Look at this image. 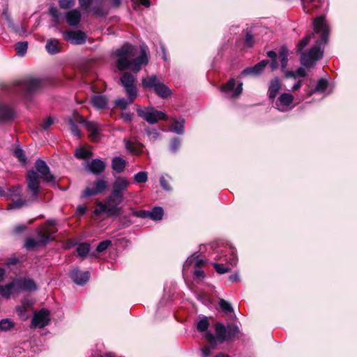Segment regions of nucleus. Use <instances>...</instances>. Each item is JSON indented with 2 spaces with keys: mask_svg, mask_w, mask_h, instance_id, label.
Masks as SVG:
<instances>
[{
  "mask_svg": "<svg viewBox=\"0 0 357 357\" xmlns=\"http://www.w3.org/2000/svg\"><path fill=\"white\" fill-rule=\"evenodd\" d=\"M130 185V182L126 178L118 177L114 182L113 190L105 203L98 202L97 207L93 211L95 215H99L107 213L109 215H118L121 208L118 207L123 200V192Z\"/></svg>",
  "mask_w": 357,
  "mask_h": 357,
  "instance_id": "f257e3e1",
  "label": "nucleus"
},
{
  "mask_svg": "<svg viewBox=\"0 0 357 357\" xmlns=\"http://www.w3.org/2000/svg\"><path fill=\"white\" fill-rule=\"evenodd\" d=\"M314 31L316 33H321V38L317 41L316 45L312 47L309 51L302 52L301 57V64L306 68L313 67L316 62L323 56V50L321 45H325L328 42L329 35V26L326 23L324 17H318L313 22Z\"/></svg>",
  "mask_w": 357,
  "mask_h": 357,
  "instance_id": "f03ea898",
  "label": "nucleus"
},
{
  "mask_svg": "<svg viewBox=\"0 0 357 357\" xmlns=\"http://www.w3.org/2000/svg\"><path fill=\"white\" fill-rule=\"evenodd\" d=\"M137 49L130 45L126 44L115 52L118 57L117 68L120 70L127 68L132 69L135 73L139 71L141 66L146 65L149 62L148 50L146 47H142L141 54L133 59L136 55Z\"/></svg>",
  "mask_w": 357,
  "mask_h": 357,
  "instance_id": "7ed1b4c3",
  "label": "nucleus"
},
{
  "mask_svg": "<svg viewBox=\"0 0 357 357\" xmlns=\"http://www.w3.org/2000/svg\"><path fill=\"white\" fill-rule=\"evenodd\" d=\"M137 113L139 117L150 124H155L160 120H167L168 116L163 112L155 109L153 107L137 108Z\"/></svg>",
  "mask_w": 357,
  "mask_h": 357,
  "instance_id": "20e7f679",
  "label": "nucleus"
},
{
  "mask_svg": "<svg viewBox=\"0 0 357 357\" xmlns=\"http://www.w3.org/2000/svg\"><path fill=\"white\" fill-rule=\"evenodd\" d=\"M120 80L128 96V98L130 100V102H133L134 100L137 96V89L135 84V77L130 73L126 72L122 75Z\"/></svg>",
  "mask_w": 357,
  "mask_h": 357,
  "instance_id": "39448f33",
  "label": "nucleus"
},
{
  "mask_svg": "<svg viewBox=\"0 0 357 357\" xmlns=\"http://www.w3.org/2000/svg\"><path fill=\"white\" fill-rule=\"evenodd\" d=\"M207 345L202 349L203 357H208L211 349H215L218 344L226 341H229L232 336H205Z\"/></svg>",
  "mask_w": 357,
  "mask_h": 357,
  "instance_id": "423d86ee",
  "label": "nucleus"
},
{
  "mask_svg": "<svg viewBox=\"0 0 357 357\" xmlns=\"http://www.w3.org/2000/svg\"><path fill=\"white\" fill-rule=\"evenodd\" d=\"M243 83L239 82L236 86V81L231 78L225 84L220 87V91L223 92L227 98H234L238 97L242 93Z\"/></svg>",
  "mask_w": 357,
  "mask_h": 357,
  "instance_id": "0eeeda50",
  "label": "nucleus"
},
{
  "mask_svg": "<svg viewBox=\"0 0 357 357\" xmlns=\"http://www.w3.org/2000/svg\"><path fill=\"white\" fill-rule=\"evenodd\" d=\"M41 80L38 78H27L17 82L16 85L19 89L25 93H32L41 86Z\"/></svg>",
  "mask_w": 357,
  "mask_h": 357,
  "instance_id": "6e6552de",
  "label": "nucleus"
},
{
  "mask_svg": "<svg viewBox=\"0 0 357 357\" xmlns=\"http://www.w3.org/2000/svg\"><path fill=\"white\" fill-rule=\"evenodd\" d=\"M77 121L80 123H83L89 132H90L89 137L91 140L96 142L99 139V132L100 131L101 126L94 121H87L82 116L77 115Z\"/></svg>",
  "mask_w": 357,
  "mask_h": 357,
  "instance_id": "1a4fd4ad",
  "label": "nucleus"
},
{
  "mask_svg": "<svg viewBox=\"0 0 357 357\" xmlns=\"http://www.w3.org/2000/svg\"><path fill=\"white\" fill-rule=\"evenodd\" d=\"M27 186L33 196L37 197L40 192V178L36 172L29 170L26 175Z\"/></svg>",
  "mask_w": 357,
  "mask_h": 357,
  "instance_id": "9d476101",
  "label": "nucleus"
},
{
  "mask_svg": "<svg viewBox=\"0 0 357 357\" xmlns=\"http://www.w3.org/2000/svg\"><path fill=\"white\" fill-rule=\"evenodd\" d=\"M63 37L67 42L73 45H82L86 42V36L82 31H66L63 32Z\"/></svg>",
  "mask_w": 357,
  "mask_h": 357,
  "instance_id": "9b49d317",
  "label": "nucleus"
},
{
  "mask_svg": "<svg viewBox=\"0 0 357 357\" xmlns=\"http://www.w3.org/2000/svg\"><path fill=\"white\" fill-rule=\"evenodd\" d=\"M294 96L288 93H282L275 102V108L280 112H288L291 109V105Z\"/></svg>",
  "mask_w": 357,
  "mask_h": 357,
  "instance_id": "f8f14e48",
  "label": "nucleus"
},
{
  "mask_svg": "<svg viewBox=\"0 0 357 357\" xmlns=\"http://www.w3.org/2000/svg\"><path fill=\"white\" fill-rule=\"evenodd\" d=\"M107 182L104 179H98L94 182L93 186L92 188L88 187L85 188L82 196L87 197L102 193L107 189Z\"/></svg>",
  "mask_w": 357,
  "mask_h": 357,
  "instance_id": "ddd939ff",
  "label": "nucleus"
},
{
  "mask_svg": "<svg viewBox=\"0 0 357 357\" xmlns=\"http://www.w3.org/2000/svg\"><path fill=\"white\" fill-rule=\"evenodd\" d=\"M35 167L43 181L47 183L54 182V177L50 174V169L44 160L38 159L35 162Z\"/></svg>",
  "mask_w": 357,
  "mask_h": 357,
  "instance_id": "4468645a",
  "label": "nucleus"
},
{
  "mask_svg": "<svg viewBox=\"0 0 357 357\" xmlns=\"http://www.w3.org/2000/svg\"><path fill=\"white\" fill-rule=\"evenodd\" d=\"M49 321V312L47 310L42 309L33 317L31 326L34 328H41L47 325Z\"/></svg>",
  "mask_w": 357,
  "mask_h": 357,
  "instance_id": "2eb2a0df",
  "label": "nucleus"
},
{
  "mask_svg": "<svg viewBox=\"0 0 357 357\" xmlns=\"http://www.w3.org/2000/svg\"><path fill=\"white\" fill-rule=\"evenodd\" d=\"M216 335H237L240 333V328L237 323L229 324L225 326L222 323L215 325Z\"/></svg>",
  "mask_w": 357,
  "mask_h": 357,
  "instance_id": "dca6fc26",
  "label": "nucleus"
},
{
  "mask_svg": "<svg viewBox=\"0 0 357 357\" xmlns=\"http://www.w3.org/2000/svg\"><path fill=\"white\" fill-rule=\"evenodd\" d=\"M89 272L82 271L78 268H74L70 273L73 281L78 285L84 284L89 280Z\"/></svg>",
  "mask_w": 357,
  "mask_h": 357,
  "instance_id": "f3484780",
  "label": "nucleus"
},
{
  "mask_svg": "<svg viewBox=\"0 0 357 357\" xmlns=\"http://www.w3.org/2000/svg\"><path fill=\"white\" fill-rule=\"evenodd\" d=\"M15 282L17 286V291L18 292L32 291L36 290L37 289L36 284L31 279H20L15 280Z\"/></svg>",
  "mask_w": 357,
  "mask_h": 357,
  "instance_id": "a211bd4d",
  "label": "nucleus"
},
{
  "mask_svg": "<svg viewBox=\"0 0 357 357\" xmlns=\"http://www.w3.org/2000/svg\"><path fill=\"white\" fill-rule=\"evenodd\" d=\"M105 162L100 159H93L86 163V167L92 174L98 175L105 169Z\"/></svg>",
  "mask_w": 357,
  "mask_h": 357,
  "instance_id": "6ab92c4d",
  "label": "nucleus"
},
{
  "mask_svg": "<svg viewBox=\"0 0 357 357\" xmlns=\"http://www.w3.org/2000/svg\"><path fill=\"white\" fill-rule=\"evenodd\" d=\"M65 17L66 22L70 26H76L80 22L82 14L79 10L72 9L66 13Z\"/></svg>",
  "mask_w": 357,
  "mask_h": 357,
  "instance_id": "aec40b11",
  "label": "nucleus"
},
{
  "mask_svg": "<svg viewBox=\"0 0 357 357\" xmlns=\"http://www.w3.org/2000/svg\"><path fill=\"white\" fill-rule=\"evenodd\" d=\"M268 61L267 60H262L257 63L253 67H250L244 69L242 71V75H258L260 74L264 68L267 66Z\"/></svg>",
  "mask_w": 357,
  "mask_h": 357,
  "instance_id": "412c9836",
  "label": "nucleus"
},
{
  "mask_svg": "<svg viewBox=\"0 0 357 357\" xmlns=\"http://www.w3.org/2000/svg\"><path fill=\"white\" fill-rule=\"evenodd\" d=\"M61 45L60 42L55 38H50L47 40L45 49L50 54H55L61 51Z\"/></svg>",
  "mask_w": 357,
  "mask_h": 357,
  "instance_id": "4be33fe9",
  "label": "nucleus"
},
{
  "mask_svg": "<svg viewBox=\"0 0 357 357\" xmlns=\"http://www.w3.org/2000/svg\"><path fill=\"white\" fill-rule=\"evenodd\" d=\"M160 81L156 75H151L144 77L142 79V85L143 88L149 89L153 91L160 84Z\"/></svg>",
  "mask_w": 357,
  "mask_h": 357,
  "instance_id": "5701e85b",
  "label": "nucleus"
},
{
  "mask_svg": "<svg viewBox=\"0 0 357 357\" xmlns=\"http://www.w3.org/2000/svg\"><path fill=\"white\" fill-rule=\"evenodd\" d=\"M303 10L306 13H310L314 9L322 5V0H301Z\"/></svg>",
  "mask_w": 357,
  "mask_h": 357,
  "instance_id": "b1692460",
  "label": "nucleus"
},
{
  "mask_svg": "<svg viewBox=\"0 0 357 357\" xmlns=\"http://www.w3.org/2000/svg\"><path fill=\"white\" fill-rule=\"evenodd\" d=\"M205 261L202 259H198L197 257H194V255H191L189 257L187 260L183 264V273L185 275L188 270L190 268L192 264H195V267L201 268V266L204 264Z\"/></svg>",
  "mask_w": 357,
  "mask_h": 357,
  "instance_id": "393cba45",
  "label": "nucleus"
},
{
  "mask_svg": "<svg viewBox=\"0 0 357 357\" xmlns=\"http://www.w3.org/2000/svg\"><path fill=\"white\" fill-rule=\"evenodd\" d=\"M91 11L96 15L105 17L108 14L107 9L104 6L102 0H94Z\"/></svg>",
  "mask_w": 357,
  "mask_h": 357,
  "instance_id": "a878e982",
  "label": "nucleus"
},
{
  "mask_svg": "<svg viewBox=\"0 0 357 357\" xmlns=\"http://www.w3.org/2000/svg\"><path fill=\"white\" fill-rule=\"evenodd\" d=\"M125 146L128 152L135 155L139 154L143 149V145L141 143L131 140H125Z\"/></svg>",
  "mask_w": 357,
  "mask_h": 357,
  "instance_id": "bb28decb",
  "label": "nucleus"
},
{
  "mask_svg": "<svg viewBox=\"0 0 357 357\" xmlns=\"http://www.w3.org/2000/svg\"><path fill=\"white\" fill-rule=\"evenodd\" d=\"M280 89V82L278 77L270 82L268 87V98L271 100H273L276 97L279 90Z\"/></svg>",
  "mask_w": 357,
  "mask_h": 357,
  "instance_id": "cd10ccee",
  "label": "nucleus"
},
{
  "mask_svg": "<svg viewBox=\"0 0 357 357\" xmlns=\"http://www.w3.org/2000/svg\"><path fill=\"white\" fill-rule=\"evenodd\" d=\"M14 293H18L15 280L5 286H1V295L3 297L9 298Z\"/></svg>",
  "mask_w": 357,
  "mask_h": 357,
  "instance_id": "c85d7f7f",
  "label": "nucleus"
},
{
  "mask_svg": "<svg viewBox=\"0 0 357 357\" xmlns=\"http://www.w3.org/2000/svg\"><path fill=\"white\" fill-rule=\"evenodd\" d=\"M92 105L98 109H104L106 107L107 100L105 96L102 95L94 96L91 98Z\"/></svg>",
  "mask_w": 357,
  "mask_h": 357,
  "instance_id": "c756f323",
  "label": "nucleus"
},
{
  "mask_svg": "<svg viewBox=\"0 0 357 357\" xmlns=\"http://www.w3.org/2000/svg\"><path fill=\"white\" fill-rule=\"evenodd\" d=\"M153 91L160 98H166L171 94V91L162 82H160V84L157 86V87L153 90Z\"/></svg>",
  "mask_w": 357,
  "mask_h": 357,
  "instance_id": "7c9ffc66",
  "label": "nucleus"
},
{
  "mask_svg": "<svg viewBox=\"0 0 357 357\" xmlns=\"http://www.w3.org/2000/svg\"><path fill=\"white\" fill-rule=\"evenodd\" d=\"M153 91L160 98H166L171 94V91L162 82H160V84L157 86V87L153 90Z\"/></svg>",
  "mask_w": 357,
  "mask_h": 357,
  "instance_id": "2f4dec72",
  "label": "nucleus"
},
{
  "mask_svg": "<svg viewBox=\"0 0 357 357\" xmlns=\"http://www.w3.org/2000/svg\"><path fill=\"white\" fill-rule=\"evenodd\" d=\"M112 167L115 172L121 173L126 167V160L120 157H114L112 159Z\"/></svg>",
  "mask_w": 357,
  "mask_h": 357,
  "instance_id": "473e14b6",
  "label": "nucleus"
},
{
  "mask_svg": "<svg viewBox=\"0 0 357 357\" xmlns=\"http://www.w3.org/2000/svg\"><path fill=\"white\" fill-rule=\"evenodd\" d=\"M172 121L174 123V125L172 126V130L178 135H182L184 133L185 131V120L184 119L181 118L178 120L172 119Z\"/></svg>",
  "mask_w": 357,
  "mask_h": 357,
  "instance_id": "72a5a7b5",
  "label": "nucleus"
},
{
  "mask_svg": "<svg viewBox=\"0 0 357 357\" xmlns=\"http://www.w3.org/2000/svg\"><path fill=\"white\" fill-rule=\"evenodd\" d=\"M279 59L281 64V69L284 71L288 62V50L285 47H282L279 51Z\"/></svg>",
  "mask_w": 357,
  "mask_h": 357,
  "instance_id": "f704fd0d",
  "label": "nucleus"
},
{
  "mask_svg": "<svg viewBox=\"0 0 357 357\" xmlns=\"http://www.w3.org/2000/svg\"><path fill=\"white\" fill-rule=\"evenodd\" d=\"M13 111L7 106L0 107V120L6 121L13 119Z\"/></svg>",
  "mask_w": 357,
  "mask_h": 357,
  "instance_id": "c9c22d12",
  "label": "nucleus"
},
{
  "mask_svg": "<svg viewBox=\"0 0 357 357\" xmlns=\"http://www.w3.org/2000/svg\"><path fill=\"white\" fill-rule=\"evenodd\" d=\"M89 244L86 243H79L76 248L78 256L81 258L86 257L89 252Z\"/></svg>",
  "mask_w": 357,
  "mask_h": 357,
  "instance_id": "e433bc0d",
  "label": "nucleus"
},
{
  "mask_svg": "<svg viewBox=\"0 0 357 357\" xmlns=\"http://www.w3.org/2000/svg\"><path fill=\"white\" fill-rule=\"evenodd\" d=\"M163 213L162 207H155L150 211L149 218L153 220H160L162 218Z\"/></svg>",
  "mask_w": 357,
  "mask_h": 357,
  "instance_id": "4c0bfd02",
  "label": "nucleus"
},
{
  "mask_svg": "<svg viewBox=\"0 0 357 357\" xmlns=\"http://www.w3.org/2000/svg\"><path fill=\"white\" fill-rule=\"evenodd\" d=\"M209 326V321L206 317H204L197 323V329L199 332H205Z\"/></svg>",
  "mask_w": 357,
  "mask_h": 357,
  "instance_id": "58836bf2",
  "label": "nucleus"
},
{
  "mask_svg": "<svg viewBox=\"0 0 357 357\" xmlns=\"http://www.w3.org/2000/svg\"><path fill=\"white\" fill-rule=\"evenodd\" d=\"M75 155L79 159H86L90 158L92 153L85 149H79L75 151Z\"/></svg>",
  "mask_w": 357,
  "mask_h": 357,
  "instance_id": "ea45409f",
  "label": "nucleus"
},
{
  "mask_svg": "<svg viewBox=\"0 0 357 357\" xmlns=\"http://www.w3.org/2000/svg\"><path fill=\"white\" fill-rule=\"evenodd\" d=\"M314 36V33H312L304 38H303L297 45V50L299 52H302L303 50L307 46L309 43L310 40Z\"/></svg>",
  "mask_w": 357,
  "mask_h": 357,
  "instance_id": "a19ab883",
  "label": "nucleus"
},
{
  "mask_svg": "<svg viewBox=\"0 0 357 357\" xmlns=\"http://www.w3.org/2000/svg\"><path fill=\"white\" fill-rule=\"evenodd\" d=\"M17 54L19 56H24L26 52L28 43L26 42H19L15 45Z\"/></svg>",
  "mask_w": 357,
  "mask_h": 357,
  "instance_id": "79ce46f5",
  "label": "nucleus"
},
{
  "mask_svg": "<svg viewBox=\"0 0 357 357\" xmlns=\"http://www.w3.org/2000/svg\"><path fill=\"white\" fill-rule=\"evenodd\" d=\"M327 84H328V82H327V81L326 79H320L318 81V82L317 84V86L314 88V89L312 90V91L310 93V95L312 93H316V92H319V91L322 92V91H324L326 89V88L327 86Z\"/></svg>",
  "mask_w": 357,
  "mask_h": 357,
  "instance_id": "37998d69",
  "label": "nucleus"
},
{
  "mask_svg": "<svg viewBox=\"0 0 357 357\" xmlns=\"http://www.w3.org/2000/svg\"><path fill=\"white\" fill-rule=\"evenodd\" d=\"M53 238L50 234H47L41 231L38 234V240L40 245L47 244Z\"/></svg>",
  "mask_w": 357,
  "mask_h": 357,
  "instance_id": "c03bdc74",
  "label": "nucleus"
},
{
  "mask_svg": "<svg viewBox=\"0 0 357 357\" xmlns=\"http://www.w3.org/2000/svg\"><path fill=\"white\" fill-rule=\"evenodd\" d=\"M145 132L151 141H155L160 137V132L155 128H147Z\"/></svg>",
  "mask_w": 357,
  "mask_h": 357,
  "instance_id": "a18cd8bd",
  "label": "nucleus"
},
{
  "mask_svg": "<svg viewBox=\"0 0 357 357\" xmlns=\"http://www.w3.org/2000/svg\"><path fill=\"white\" fill-rule=\"evenodd\" d=\"M219 305L222 310L225 312H231L233 311L231 305L228 301L222 298L220 299Z\"/></svg>",
  "mask_w": 357,
  "mask_h": 357,
  "instance_id": "49530a36",
  "label": "nucleus"
},
{
  "mask_svg": "<svg viewBox=\"0 0 357 357\" xmlns=\"http://www.w3.org/2000/svg\"><path fill=\"white\" fill-rule=\"evenodd\" d=\"M134 180L137 183H146L148 180L147 174L145 172H140L137 174H135L134 176Z\"/></svg>",
  "mask_w": 357,
  "mask_h": 357,
  "instance_id": "de8ad7c7",
  "label": "nucleus"
},
{
  "mask_svg": "<svg viewBox=\"0 0 357 357\" xmlns=\"http://www.w3.org/2000/svg\"><path fill=\"white\" fill-rule=\"evenodd\" d=\"M13 327V323L9 319H5L0 321V330L2 331H7Z\"/></svg>",
  "mask_w": 357,
  "mask_h": 357,
  "instance_id": "09e8293b",
  "label": "nucleus"
},
{
  "mask_svg": "<svg viewBox=\"0 0 357 357\" xmlns=\"http://www.w3.org/2000/svg\"><path fill=\"white\" fill-rule=\"evenodd\" d=\"M75 0H59V7L62 9H68L75 5Z\"/></svg>",
  "mask_w": 357,
  "mask_h": 357,
  "instance_id": "8fccbe9b",
  "label": "nucleus"
},
{
  "mask_svg": "<svg viewBox=\"0 0 357 357\" xmlns=\"http://www.w3.org/2000/svg\"><path fill=\"white\" fill-rule=\"evenodd\" d=\"M213 266H214L215 271H217V273H218L219 274H224V273H228L231 270L230 268L226 267L224 265L220 264L218 263H214Z\"/></svg>",
  "mask_w": 357,
  "mask_h": 357,
  "instance_id": "3c124183",
  "label": "nucleus"
},
{
  "mask_svg": "<svg viewBox=\"0 0 357 357\" xmlns=\"http://www.w3.org/2000/svg\"><path fill=\"white\" fill-rule=\"evenodd\" d=\"M69 124L70 126V130L71 132L76 136L77 137L79 138L81 137L80 131L78 128V126L76 125V123L72 120H69Z\"/></svg>",
  "mask_w": 357,
  "mask_h": 357,
  "instance_id": "603ef678",
  "label": "nucleus"
},
{
  "mask_svg": "<svg viewBox=\"0 0 357 357\" xmlns=\"http://www.w3.org/2000/svg\"><path fill=\"white\" fill-rule=\"evenodd\" d=\"M132 102H130V100L129 98H128V100H126L123 98H119L115 100V105L122 109L126 108V107L128 105L132 104Z\"/></svg>",
  "mask_w": 357,
  "mask_h": 357,
  "instance_id": "864d4df0",
  "label": "nucleus"
},
{
  "mask_svg": "<svg viewBox=\"0 0 357 357\" xmlns=\"http://www.w3.org/2000/svg\"><path fill=\"white\" fill-rule=\"evenodd\" d=\"M110 244H111V241L109 240L103 241L98 245V246L96 248V250L98 252H103L106 249H107V248L110 245Z\"/></svg>",
  "mask_w": 357,
  "mask_h": 357,
  "instance_id": "5fc2aeb1",
  "label": "nucleus"
},
{
  "mask_svg": "<svg viewBox=\"0 0 357 357\" xmlns=\"http://www.w3.org/2000/svg\"><path fill=\"white\" fill-rule=\"evenodd\" d=\"M38 245H40L38 242V240H36L33 238H29L25 242V247L27 249H33Z\"/></svg>",
  "mask_w": 357,
  "mask_h": 357,
  "instance_id": "6e6d98bb",
  "label": "nucleus"
},
{
  "mask_svg": "<svg viewBox=\"0 0 357 357\" xmlns=\"http://www.w3.org/2000/svg\"><path fill=\"white\" fill-rule=\"evenodd\" d=\"M14 155L19 159L22 162H25L26 157L24 153V151L21 149H15L14 150Z\"/></svg>",
  "mask_w": 357,
  "mask_h": 357,
  "instance_id": "4d7b16f0",
  "label": "nucleus"
},
{
  "mask_svg": "<svg viewBox=\"0 0 357 357\" xmlns=\"http://www.w3.org/2000/svg\"><path fill=\"white\" fill-rule=\"evenodd\" d=\"M49 14L54 18L56 22H57L59 20L60 14L58 9L56 7H50L49 9Z\"/></svg>",
  "mask_w": 357,
  "mask_h": 357,
  "instance_id": "13d9d810",
  "label": "nucleus"
},
{
  "mask_svg": "<svg viewBox=\"0 0 357 357\" xmlns=\"http://www.w3.org/2000/svg\"><path fill=\"white\" fill-rule=\"evenodd\" d=\"M194 275L196 279L199 280H202L205 278V273L201 268L195 267V270L194 271Z\"/></svg>",
  "mask_w": 357,
  "mask_h": 357,
  "instance_id": "bf43d9fd",
  "label": "nucleus"
},
{
  "mask_svg": "<svg viewBox=\"0 0 357 357\" xmlns=\"http://www.w3.org/2000/svg\"><path fill=\"white\" fill-rule=\"evenodd\" d=\"M92 357H121L117 356L116 354L113 352H107L105 354H102L100 352L96 351L93 355Z\"/></svg>",
  "mask_w": 357,
  "mask_h": 357,
  "instance_id": "052dcab7",
  "label": "nucleus"
},
{
  "mask_svg": "<svg viewBox=\"0 0 357 357\" xmlns=\"http://www.w3.org/2000/svg\"><path fill=\"white\" fill-rule=\"evenodd\" d=\"M53 122L54 121L52 118L48 117L43 121V122L40 124V126L44 130H46L50 128V126L53 124Z\"/></svg>",
  "mask_w": 357,
  "mask_h": 357,
  "instance_id": "680f3d73",
  "label": "nucleus"
},
{
  "mask_svg": "<svg viewBox=\"0 0 357 357\" xmlns=\"http://www.w3.org/2000/svg\"><path fill=\"white\" fill-rule=\"evenodd\" d=\"M181 145L179 139L175 138L172 140L170 144V149L172 152L175 153L178 151Z\"/></svg>",
  "mask_w": 357,
  "mask_h": 357,
  "instance_id": "e2e57ef3",
  "label": "nucleus"
},
{
  "mask_svg": "<svg viewBox=\"0 0 357 357\" xmlns=\"http://www.w3.org/2000/svg\"><path fill=\"white\" fill-rule=\"evenodd\" d=\"M94 0H79V6L84 10L89 8L90 5L93 3Z\"/></svg>",
  "mask_w": 357,
  "mask_h": 357,
  "instance_id": "0e129e2a",
  "label": "nucleus"
},
{
  "mask_svg": "<svg viewBox=\"0 0 357 357\" xmlns=\"http://www.w3.org/2000/svg\"><path fill=\"white\" fill-rule=\"evenodd\" d=\"M160 185L162 187V188L165 190H170V186L167 182V181L166 180V178H165V176H162L160 178Z\"/></svg>",
  "mask_w": 357,
  "mask_h": 357,
  "instance_id": "69168bd1",
  "label": "nucleus"
},
{
  "mask_svg": "<svg viewBox=\"0 0 357 357\" xmlns=\"http://www.w3.org/2000/svg\"><path fill=\"white\" fill-rule=\"evenodd\" d=\"M135 215L137 217H140L142 218H147L150 217V211H139L135 213Z\"/></svg>",
  "mask_w": 357,
  "mask_h": 357,
  "instance_id": "338daca9",
  "label": "nucleus"
},
{
  "mask_svg": "<svg viewBox=\"0 0 357 357\" xmlns=\"http://www.w3.org/2000/svg\"><path fill=\"white\" fill-rule=\"evenodd\" d=\"M245 42L248 47H252L253 45V36L250 33H246Z\"/></svg>",
  "mask_w": 357,
  "mask_h": 357,
  "instance_id": "774afa93",
  "label": "nucleus"
}]
</instances>
